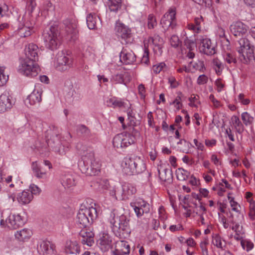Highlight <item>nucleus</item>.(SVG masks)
Instances as JSON below:
<instances>
[{"instance_id": "4468645a", "label": "nucleus", "mask_w": 255, "mask_h": 255, "mask_svg": "<svg viewBox=\"0 0 255 255\" xmlns=\"http://www.w3.org/2000/svg\"><path fill=\"white\" fill-rule=\"evenodd\" d=\"M115 31L117 35L125 41L126 43L129 42L131 36V30L124 24L120 22L116 23Z\"/></svg>"}, {"instance_id": "bf43d9fd", "label": "nucleus", "mask_w": 255, "mask_h": 255, "mask_svg": "<svg viewBox=\"0 0 255 255\" xmlns=\"http://www.w3.org/2000/svg\"><path fill=\"white\" fill-rule=\"evenodd\" d=\"M208 77L206 75L203 74L198 77L197 80V83L199 85H204L206 84L208 82Z\"/></svg>"}, {"instance_id": "b1692460", "label": "nucleus", "mask_w": 255, "mask_h": 255, "mask_svg": "<svg viewBox=\"0 0 255 255\" xmlns=\"http://www.w3.org/2000/svg\"><path fill=\"white\" fill-rule=\"evenodd\" d=\"M16 198L19 204L26 205L32 200L33 196L29 190H24L17 194Z\"/></svg>"}, {"instance_id": "338daca9", "label": "nucleus", "mask_w": 255, "mask_h": 255, "mask_svg": "<svg viewBox=\"0 0 255 255\" xmlns=\"http://www.w3.org/2000/svg\"><path fill=\"white\" fill-rule=\"evenodd\" d=\"M249 216L251 220H254L255 218V207L254 204H252L251 206H249Z\"/></svg>"}, {"instance_id": "a878e982", "label": "nucleus", "mask_w": 255, "mask_h": 255, "mask_svg": "<svg viewBox=\"0 0 255 255\" xmlns=\"http://www.w3.org/2000/svg\"><path fill=\"white\" fill-rule=\"evenodd\" d=\"M32 168L35 176L38 178H42L46 176L48 170L42 166L37 164L36 162H33Z\"/></svg>"}, {"instance_id": "412c9836", "label": "nucleus", "mask_w": 255, "mask_h": 255, "mask_svg": "<svg viewBox=\"0 0 255 255\" xmlns=\"http://www.w3.org/2000/svg\"><path fill=\"white\" fill-rule=\"evenodd\" d=\"M120 61L125 64H130L135 61L136 56L133 51L127 48H124L120 53Z\"/></svg>"}, {"instance_id": "4be33fe9", "label": "nucleus", "mask_w": 255, "mask_h": 255, "mask_svg": "<svg viewBox=\"0 0 255 255\" xmlns=\"http://www.w3.org/2000/svg\"><path fill=\"white\" fill-rule=\"evenodd\" d=\"M130 248L128 243L125 241H120L116 243L114 255H125L129 253Z\"/></svg>"}, {"instance_id": "e433bc0d", "label": "nucleus", "mask_w": 255, "mask_h": 255, "mask_svg": "<svg viewBox=\"0 0 255 255\" xmlns=\"http://www.w3.org/2000/svg\"><path fill=\"white\" fill-rule=\"evenodd\" d=\"M97 20L96 16L91 13L87 16V24L89 29H94L96 28Z\"/></svg>"}, {"instance_id": "13d9d810", "label": "nucleus", "mask_w": 255, "mask_h": 255, "mask_svg": "<svg viewBox=\"0 0 255 255\" xmlns=\"http://www.w3.org/2000/svg\"><path fill=\"white\" fill-rule=\"evenodd\" d=\"M124 74L123 73H118L115 75L113 76V80L117 83H123L124 82Z\"/></svg>"}, {"instance_id": "20e7f679", "label": "nucleus", "mask_w": 255, "mask_h": 255, "mask_svg": "<svg viewBox=\"0 0 255 255\" xmlns=\"http://www.w3.org/2000/svg\"><path fill=\"white\" fill-rule=\"evenodd\" d=\"M123 172L128 175L139 174L146 169L143 160L137 156L126 158L123 163Z\"/></svg>"}, {"instance_id": "39448f33", "label": "nucleus", "mask_w": 255, "mask_h": 255, "mask_svg": "<svg viewBox=\"0 0 255 255\" xmlns=\"http://www.w3.org/2000/svg\"><path fill=\"white\" fill-rule=\"evenodd\" d=\"M18 71L27 77H34L38 75L40 68L36 62L23 59L20 62Z\"/></svg>"}, {"instance_id": "8fccbe9b", "label": "nucleus", "mask_w": 255, "mask_h": 255, "mask_svg": "<svg viewBox=\"0 0 255 255\" xmlns=\"http://www.w3.org/2000/svg\"><path fill=\"white\" fill-rule=\"evenodd\" d=\"M213 64L216 73L219 74L224 68L223 64L218 59H214Z\"/></svg>"}, {"instance_id": "a211bd4d", "label": "nucleus", "mask_w": 255, "mask_h": 255, "mask_svg": "<svg viewBox=\"0 0 255 255\" xmlns=\"http://www.w3.org/2000/svg\"><path fill=\"white\" fill-rule=\"evenodd\" d=\"M100 236L98 243L101 250L105 252L111 249L113 247L111 237L106 233H103Z\"/></svg>"}, {"instance_id": "473e14b6", "label": "nucleus", "mask_w": 255, "mask_h": 255, "mask_svg": "<svg viewBox=\"0 0 255 255\" xmlns=\"http://www.w3.org/2000/svg\"><path fill=\"white\" fill-rule=\"evenodd\" d=\"M48 145L50 146V144H48V141L41 143L40 141H37L35 143V148L40 154H45L48 151Z\"/></svg>"}, {"instance_id": "052dcab7", "label": "nucleus", "mask_w": 255, "mask_h": 255, "mask_svg": "<svg viewBox=\"0 0 255 255\" xmlns=\"http://www.w3.org/2000/svg\"><path fill=\"white\" fill-rule=\"evenodd\" d=\"M3 70L0 68V86H2L4 85L8 78V77L6 76L3 74Z\"/></svg>"}, {"instance_id": "dca6fc26", "label": "nucleus", "mask_w": 255, "mask_h": 255, "mask_svg": "<svg viewBox=\"0 0 255 255\" xmlns=\"http://www.w3.org/2000/svg\"><path fill=\"white\" fill-rule=\"evenodd\" d=\"M231 33L236 37L239 38L248 35L247 26L243 22H236L230 26Z\"/></svg>"}, {"instance_id": "4c0bfd02", "label": "nucleus", "mask_w": 255, "mask_h": 255, "mask_svg": "<svg viewBox=\"0 0 255 255\" xmlns=\"http://www.w3.org/2000/svg\"><path fill=\"white\" fill-rule=\"evenodd\" d=\"M121 0H109V7L111 11L117 12L121 7Z\"/></svg>"}, {"instance_id": "1a4fd4ad", "label": "nucleus", "mask_w": 255, "mask_h": 255, "mask_svg": "<svg viewBox=\"0 0 255 255\" xmlns=\"http://www.w3.org/2000/svg\"><path fill=\"white\" fill-rule=\"evenodd\" d=\"M72 65V59L70 55L61 51L56 55L55 67L60 71L68 70Z\"/></svg>"}, {"instance_id": "4d7b16f0", "label": "nucleus", "mask_w": 255, "mask_h": 255, "mask_svg": "<svg viewBox=\"0 0 255 255\" xmlns=\"http://www.w3.org/2000/svg\"><path fill=\"white\" fill-rule=\"evenodd\" d=\"M77 131L84 135H88L90 133V130L85 126L83 125L78 127Z\"/></svg>"}, {"instance_id": "ddd939ff", "label": "nucleus", "mask_w": 255, "mask_h": 255, "mask_svg": "<svg viewBox=\"0 0 255 255\" xmlns=\"http://www.w3.org/2000/svg\"><path fill=\"white\" fill-rule=\"evenodd\" d=\"M130 206L133 207L138 217H141L144 213H148L150 210L149 204L140 199L136 200L134 202L131 203Z\"/></svg>"}, {"instance_id": "6e6552de", "label": "nucleus", "mask_w": 255, "mask_h": 255, "mask_svg": "<svg viewBox=\"0 0 255 255\" xmlns=\"http://www.w3.org/2000/svg\"><path fill=\"white\" fill-rule=\"evenodd\" d=\"M0 221V225L2 227H7L9 229H16L25 223L24 219L19 214H10L5 219L3 216Z\"/></svg>"}, {"instance_id": "680f3d73", "label": "nucleus", "mask_w": 255, "mask_h": 255, "mask_svg": "<svg viewBox=\"0 0 255 255\" xmlns=\"http://www.w3.org/2000/svg\"><path fill=\"white\" fill-rule=\"evenodd\" d=\"M195 209L193 211L194 213H196L197 215H200V214L202 213H203V214L206 213V209L204 206L201 205L199 207H197L196 204L195 205Z\"/></svg>"}, {"instance_id": "c9c22d12", "label": "nucleus", "mask_w": 255, "mask_h": 255, "mask_svg": "<svg viewBox=\"0 0 255 255\" xmlns=\"http://www.w3.org/2000/svg\"><path fill=\"white\" fill-rule=\"evenodd\" d=\"M189 64L194 70L199 71L201 72H204L206 70V68L203 61L197 60V61H191L189 63Z\"/></svg>"}, {"instance_id": "5701e85b", "label": "nucleus", "mask_w": 255, "mask_h": 255, "mask_svg": "<svg viewBox=\"0 0 255 255\" xmlns=\"http://www.w3.org/2000/svg\"><path fill=\"white\" fill-rule=\"evenodd\" d=\"M158 172L160 179L164 182L169 180L172 177V171L168 165H159Z\"/></svg>"}, {"instance_id": "c85d7f7f", "label": "nucleus", "mask_w": 255, "mask_h": 255, "mask_svg": "<svg viewBox=\"0 0 255 255\" xmlns=\"http://www.w3.org/2000/svg\"><path fill=\"white\" fill-rule=\"evenodd\" d=\"M65 252L67 254H77L80 252V248L76 242H67L65 246Z\"/></svg>"}, {"instance_id": "6ab92c4d", "label": "nucleus", "mask_w": 255, "mask_h": 255, "mask_svg": "<svg viewBox=\"0 0 255 255\" xmlns=\"http://www.w3.org/2000/svg\"><path fill=\"white\" fill-rule=\"evenodd\" d=\"M55 249L54 245L48 240H41L37 245V252L40 255H47L53 252Z\"/></svg>"}, {"instance_id": "bb28decb", "label": "nucleus", "mask_w": 255, "mask_h": 255, "mask_svg": "<svg viewBox=\"0 0 255 255\" xmlns=\"http://www.w3.org/2000/svg\"><path fill=\"white\" fill-rule=\"evenodd\" d=\"M41 93L38 90H34L26 98L25 103L30 105H33L39 103L41 100Z\"/></svg>"}, {"instance_id": "a19ab883", "label": "nucleus", "mask_w": 255, "mask_h": 255, "mask_svg": "<svg viewBox=\"0 0 255 255\" xmlns=\"http://www.w3.org/2000/svg\"><path fill=\"white\" fill-rule=\"evenodd\" d=\"M148 42L155 45L158 49L160 50L162 48L163 44V39L158 36H154V37H150L148 39Z\"/></svg>"}, {"instance_id": "f257e3e1", "label": "nucleus", "mask_w": 255, "mask_h": 255, "mask_svg": "<svg viewBox=\"0 0 255 255\" xmlns=\"http://www.w3.org/2000/svg\"><path fill=\"white\" fill-rule=\"evenodd\" d=\"M98 217V211L96 203L91 202V204L81 205L77 214V223L81 225V228L83 227L79 233L81 238V242L88 246H92L94 243V234L88 231L86 227Z\"/></svg>"}, {"instance_id": "7ed1b4c3", "label": "nucleus", "mask_w": 255, "mask_h": 255, "mask_svg": "<svg viewBox=\"0 0 255 255\" xmlns=\"http://www.w3.org/2000/svg\"><path fill=\"white\" fill-rule=\"evenodd\" d=\"M109 220L113 226V230L117 236L126 238L130 234L129 218L127 216L120 214L118 210L115 209L111 213Z\"/></svg>"}, {"instance_id": "6e6d98bb", "label": "nucleus", "mask_w": 255, "mask_h": 255, "mask_svg": "<svg viewBox=\"0 0 255 255\" xmlns=\"http://www.w3.org/2000/svg\"><path fill=\"white\" fill-rule=\"evenodd\" d=\"M208 244V240L205 239L204 241L200 243V247L202 249V255H208V252L207 248V245Z\"/></svg>"}, {"instance_id": "58836bf2", "label": "nucleus", "mask_w": 255, "mask_h": 255, "mask_svg": "<svg viewBox=\"0 0 255 255\" xmlns=\"http://www.w3.org/2000/svg\"><path fill=\"white\" fill-rule=\"evenodd\" d=\"M231 120L236 130L239 132H242L243 131L244 127L239 118L236 116H234L232 117Z\"/></svg>"}, {"instance_id": "79ce46f5", "label": "nucleus", "mask_w": 255, "mask_h": 255, "mask_svg": "<svg viewBox=\"0 0 255 255\" xmlns=\"http://www.w3.org/2000/svg\"><path fill=\"white\" fill-rule=\"evenodd\" d=\"M190 175V173L183 169V168H178L176 171V175L177 178L179 180L184 181L186 180Z\"/></svg>"}, {"instance_id": "0e129e2a", "label": "nucleus", "mask_w": 255, "mask_h": 255, "mask_svg": "<svg viewBox=\"0 0 255 255\" xmlns=\"http://www.w3.org/2000/svg\"><path fill=\"white\" fill-rule=\"evenodd\" d=\"M30 188L31 189V191H30V192L32 194V195L33 194H39L41 191L40 188H39L37 185L34 184L31 185L30 186Z\"/></svg>"}, {"instance_id": "5fc2aeb1", "label": "nucleus", "mask_w": 255, "mask_h": 255, "mask_svg": "<svg viewBox=\"0 0 255 255\" xmlns=\"http://www.w3.org/2000/svg\"><path fill=\"white\" fill-rule=\"evenodd\" d=\"M157 25L155 17L152 14H149L147 18V26L148 28H153Z\"/></svg>"}, {"instance_id": "774afa93", "label": "nucleus", "mask_w": 255, "mask_h": 255, "mask_svg": "<svg viewBox=\"0 0 255 255\" xmlns=\"http://www.w3.org/2000/svg\"><path fill=\"white\" fill-rule=\"evenodd\" d=\"M141 62L142 63H144L145 64H148L149 60L148 57V52L147 50H145L144 53L141 58Z\"/></svg>"}, {"instance_id": "37998d69", "label": "nucleus", "mask_w": 255, "mask_h": 255, "mask_svg": "<svg viewBox=\"0 0 255 255\" xmlns=\"http://www.w3.org/2000/svg\"><path fill=\"white\" fill-rule=\"evenodd\" d=\"M32 27L27 26L24 25L18 31V34L21 37H26L31 34V30Z\"/></svg>"}, {"instance_id": "2eb2a0df", "label": "nucleus", "mask_w": 255, "mask_h": 255, "mask_svg": "<svg viewBox=\"0 0 255 255\" xmlns=\"http://www.w3.org/2000/svg\"><path fill=\"white\" fill-rule=\"evenodd\" d=\"M25 59H28L34 62L38 61L40 49L38 47L33 44L30 43L25 48Z\"/></svg>"}, {"instance_id": "9b49d317", "label": "nucleus", "mask_w": 255, "mask_h": 255, "mask_svg": "<svg viewBox=\"0 0 255 255\" xmlns=\"http://www.w3.org/2000/svg\"><path fill=\"white\" fill-rule=\"evenodd\" d=\"M135 142V137L130 134L121 133L113 138V144L117 148L128 147Z\"/></svg>"}, {"instance_id": "72a5a7b5", "label": "nucleus", "mask_w": 255, "mask_h": 255, "mask_svg": "<svg viewBox=\"0 0 255 255\" xmlns=\"http://www.w3.org/2000/svg\"><path fill=\"white\" fill-rule=\"evenodd\" d=\"M62 184L65 188H70L75 185V180L72 176H65L62 179Z\"/></svg>"}, {"instance_id": "c756f323", "label": "nucleus", "mask_w": 255, "mask_h": 255, "mask_svg": "<svg viewBox=\"0 0 255 255\" xmlns=\"http://www.w3.org/2000/svg\"><path fill=\"white\" fill-rule=\"evenodd\" d=\"M32 233L30 230L24 229L17 231L15 234V238L19 241H24L28 239L31 236Z\"/></svg>"}, {"instance_id": "ea45409f", "label": "nucleus", "mask_w": 255, "mask_h": 255, "mask_svg": "<svg viewBox=\"0 0 255 255\" xmlns=\"http://www.w3.org/2000/svg\"><path fill=\"white\" fill-rule=\"evenodd\" d=\"M212 243L214 246L221 249H224L226 247L225 241L223 240L221 237L218 235H216L213 237Z\"/></svg>"}, {"instance_id": "393cba45", "label": "nucleus", "mask_w": 255, "mask_h": 255, "mask_svg": "<svg viewBox=\"0 0 255 255\" xmlns=\"http://www.w3.org/2000/svg\"><path fill=\"white\" fill-rule=\"evenodd\" d=\"M226 50L225 48V45L223 46V48L225 50L223 54L224 60L229 64H236L237 62L236 58L234 54L232 52L230 48L228 47V45L230 44V42L227 39L226 40Z\"/></svg>"}, {"instance_id": "de8ad7c7", "label": "nucleus", "mask_w": 255, "mask_h": 255, "mask_svg": "<svg viewBox=\"0 0 255 255\" xmlns=\"http://www.w3.org/2000/svg\"><path fill=\"white\" fill-rule=\"evenodd\" d=\"M242 119L246 126L251 124L254 120V118L250 116L247 112H244L242 114Z\"/></svg>"}, {"instance_id": "9d476101", "label": "nucleus", "mask_w": 255, "mask_h": 255, "mask_svg": "<svg viewBox=\"0 0 255 255\" xmlns=\"http://www.w3.org/2000/svg\"><path fill=\"white\" fill-rule=\"evenodd\" d=\"M48 144L55 152L60 155H65L69 150L68 145H63L60 139V135L56 132H53L52 136L48 139Z\"/></svg>"}, {"instance_id": "2f4dec72", "label": "nucleus", "mask_w": 255, "mask_h": 255, "mask_svg": "<svg viewBox=\"0 0 255 255\" xmlns=\"http://www.w3.org/2000/svg\"><path fill=\"white\" fill-rule=\"evenodd\" d=\"M107 106L109 107L113 108H121L126 107V103H125L121 100H118L115 98H111L107 101Z\"/></svg>"}, {"instance_id": "423d86ee", "label": "nucleus", "mask_w": 255, "mask_h": 255, "mask_svg": "<svg viewBox=\"0 0 255 255\" xmlns=\"http://www.w3.org/2000/svg\"><path fill=\"white\" fill-rule=\"evenodd\" d=\"M59 35V31L54 27H51L49 30L44 32L43 36L45 46L52 50L57 49Z\"/></svg>"}, {"instance_id": "09e8293b", "label": "nucleus", "mask_w": 255, "mask_h": 255, "mask_svg": "<svg viewBox=\"0 0 255 255\" xmlns=\"http://www.w3.org/2000/svg\"><path fill=\"white\" fill-rule=\"evenodd\" d=\"M97 184H99V189L100 190H107L110 187L109 181L106 179H100L97 182Z\"/></svg>"}, {"instance_id": "f03ea898", "label": "nucleus", "mask_w": 255, "mask_h": 255, "mask_svg": "<svg viewBox=\"0 0 255 255\" xmlns=\"http://www.w3.org/2000/svg\"><path fill=\"white\" fill-rule=\"evenodd\" d=\"M76 148L81 155L82 163L80 165L81 171L89 176L98 175L101 172V164L95 158L92 149L81 142L77 143Z\"/></svg>"}, {"instance_id": "864d4df0", "label": "nucleus", "mask_w": 255, "mask_h": 255, "mask_svg": "<svg viewBox=\"0 0 255 255\" xmlns=\"http://www.w3.org/2000/svg\"><path fill=\"white\" fill-rule=\"evenodd\" d=\"M76 93L74 89H71L69 92L66 95L65 99L69 103H73L75 98Z\"/></svg>"}, {"instance_id": "49530a36", "label": "nucleus", "mask_w": 255, "mask_h": 255, "mask_svg": "<svg viewBox=\"0 0 255 255\" xmlns=\"http://www.w3.org/2000/svg\"><path fill=\"white\" fill-rule=\"evenodd\" d=\"M229 218L231 219V222L234 225L232 227V230L235 231L236 233L239 232V228L240 227V223H241L242 221H238V218L237 219H235L233 217V215L232 213H230V216L229 217Z\"/></svg>"}, {"instance_id": "a18cd8bd", "label": "nucleus", "mask_w": 255, "mask_h": 255, "mask_svg": "<svg viewBox=\"0 0 255 255\" xmlns=\"http://www.w3.org/2000/svg\"><path fill=\"white\" fill-rule=\"evenodd\" d=\"M241 244L242 248L247 252L252 250L254 246V244L251 241L247 239L241 240Z\"/></svg>"}, {"instance_id": "0eeeda50", "label": "nucleus", "mask_w": 255, "mask_h": 255, "mask_svg": "<svg viewBox=\"0 0 255 255\" xmlns=\"http://www.w3.org/2000/svg\"><path fill=\"white\" fill-rule=\"evenodd\" d=\"M250 37L249 35L240 37L235 43L236 48L239 54V58L241 61L245 59V54L246 55L247 52H248L249 56H251L250 51H251V48L252 45L249 40Z\"/></svg>"}, {"instance_id": "cd10ccee", "label": "nucleus", "mask_w": 255, "mask_h": 255, "mask_svg": "<svg viewBox=\"0 0 255 255\" xmlns=\"http://www.w3.org/2000/svg\"><path fill=\"white\" fill-rule=\"evenodd\" d=\"M120 188L122 190L121 196L123 198H128V196L133 195L136 192V189L129 184H125Z\"/></svg>"}, {"instance_id": "aec40b11", "label": "nucleus", "mask_w": 255, "mask_h": 255, "mask_svg": "<svg viewBox=\"0 0 255 255\" xmlns=\"http://www.w3.org/2000/svg\"><path fill=\"white\" fill-rule=\"evenodd\" d=\"M200 49L202 52L207 55H212L216 53L215 45L207 38L200 40Z\"/></svg>"}, {"instance_id": "f8f14e48", "label": "nucleus", "mask_w": 255, "mask_h": 255, "mask_svg": "<svg viewBox=\"0 0 255 255\" xmlns=\"http://www.w3.org/2000/svg\"><path fill=\"white\" fill-rule=\"evenodd\" d=\"M160 23L164 29L171 28L173 29L176 26V8L170 7L161 19Z\"/></svg>"}, {"instance_id": "f3484780", "label": "nucleus", "mask_w": 255, "mask_h": 255, "mask_svg": "<svg viewBox=\"0 0 255 255\" xmlns=\"http://www.w3.org/2000/svg\"><path fill=\"white\" fill-rule=\"evenodd\" d=\"M13 105L12 98L8 93H4L0 96V113H3L10 110Z\"/></svg>"}, {"instance_id": "3c124183", "label": "nucleus", "mask_w": 255, "mask_h": 255, "mask_svg": "<svg viewBox=\"0 0 255 255\" xmlns=\"http://www.w3.org/2000/svg\"><path fill=\"white\" fill-rule=\"evenodd\" d=\"M170 43L171 45L174 47L177 48L181 46V42L179 39V37L175 35H172L170 39Z\"/></svg>"}, {"instance_id": "c03bdc74", "label": "nucleus", "mask_w": 255, "mask_h": 255, "mask_svg": "<svg viewBox=\"0 0 255 255\" xmlns=\"http://www.w3.org/2000/svg\"><path fill=\"white\" fill-rule=\"evenodd\" d=\"M251 51H250L251 53V56L248 54V52L246 53V55H245V59H243L242 62L244 63H248V62H250L251 61L253 60H255V47L254 46H252L251 48Z\"/></svg>"}, {"instance_id": "603ef678", "label": "nucleus", "mask_w": 255, "mask_h": 255, "mask_svg": "<svg viewBox=\"0 0 255 255\" xmlns=\"http://www.w3.org/2000/svg\"><path fill=\"white\" fill-rule=\"evenodd\" d=\"M184 44L186 48L190 51H193L196 47V42L194 40L189 39L187 38L184 40Z\"/></svg>"}, {"instance_id": "f704fd0d", "label": "nucleus", "mask_w": 255, "mask_h": 255, "mask_svg": "<svg viewBox=\"0 0 255 255\" xmlns=\"http://www.w3.org/2000/svg\"><path fill=\"white\" fill-rule=\"evenodd\" d=\"M66 31L68 33L70 40H74L77 38V31L75 25L70 24L67 26Z\"/></svg>"}, {"instance_id": "e2e57ef3", "label": "nucleus", "mask_w": 255, "mask_h": 255, "mask_svg": "<svg viewBox=\"0 0 255 255\" xmlns=\"http://www.w3.org/2000/svg\"><path fill=\"white\" fill-rule=\"evenodd\" d=\"M168 83L172 88H176L179 85V83L176 81L175 78L173 76H170L168 78Z\"/></svg>"}, {"instance_id": "7c9ffc66", "label": "nucleus", "mask_w": 255, "mask_h": 255, "mask_svg": "<svg viewBox=\"0 0 255 255\" xmlns=\"http://www.w3.org/2000/svg\"><path fill=\"white\" fill-rule=\"evenodd\" d=\"M228 198L230 201L231 206L233 211L236 212L237 213V218H238V221H241L243 220V215H242L240 212L239 208L240 206L238 203L234 201V199L233 197L228 196Z\"/></svg>"}, {"instance_id": "69168bd1", "label": "nucleus", "mask_w": 255, "mask_h": 255, "mask_svg": "<svg viewBox=\"0 0 255 255\" xmlns=\"http://www.w3.org/2000/svg\"><path fill=\"white\" fill-rule=\"evenodd\" d=\"M245 95L243 94H240L238 96V100L239 102L242 103L243 105H247L250 103V100L248 99H245Z\"/></svg>"}]
</instances>
